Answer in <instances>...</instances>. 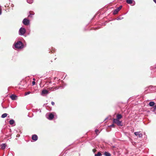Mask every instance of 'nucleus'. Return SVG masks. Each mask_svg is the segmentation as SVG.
I'll return each mask as SVG.
<instances>
[{
	"label": "nucleus",
	"instance_id": "28",
	"mask_svg": "<svg viewBox=\"0 0 156 156\" xmlns=\"http://www.w3.org/2000/svg\"><path fill=\"white\" fill-rule=\"evenodd\" d=\"M51 104L52 105H55V103L53 101H52L51 102Z\"/></svg>",
	"mask_w": 156,
	"mask_h": 156
},
{
	"label": "nucleus",
	"instance_id": "18",
	"mask_svg": "<svg viewBox=\"0 0 156 156\" xmlns=\"http://www.w3.org/2000/svg\"><path fill=\"white\" fill-rule=\"evenodd\" d=\"M9 123L10 125H13L14 123V121L13 119L9 121Z\"/></svg>",
	"mask_w": 156,
	"mask_h": 156
},
{
	"label": "nucleus",
	"instance_id": "32",
	"mask_svg": "<svg viewBox=\"0 0 156 156\" xmlns=\"http://www.w3.org/2000/svg\"><path fill=\"white\" fill-rule=\"evenodd\" d=\"M33 80L35 81V79H34V78L33 79Z\"/></svg>",
	"mask_w": 156,
	"mask_h": 156
},
{
	"label": "nucleus",
	"instance_id": "10",
	"mask_svg": "<svg viewBox=\"0 0 156 156\" xmlns=\"http://www.w3.org/2000/svg\"><path fill=\"white\" fill-rule=\"evenodd\" d=\"M116 119L119 120L122 118V116L120 114H118L116 116Z\"/></svg>",
	"mask_w": 156,
	"mask_h": 156
},
{
	"label": "nucleus",
	"instance_id": "14",
	"mask_svg": "<svg viewBox=\"0 0 156 156\" xmlns=\"http://www.w3.org/2000/svg\"><path fill=\"white\" fill-rule=\"evenodd\" d=\"M104 155L105 156H111V154L109 152H105L104 153Z\"/></svg>",
	"mask_w": 156,
	"mask_h": 156
},
{
	"label": "nucleus",
	"instance_id": "16",
	"mask_svg": "<svg viewBox=\"0 0 156 156\" xmlns=\"http://www.w3.org/2000/svg\"><path fill=\"white\" fill-rule=\"evenodd\" d=\"M119 11V10H118V9H117V8L114 10L113 12V14H116L118 13Z\"/></svg>",
	"mask_w": 156,
	"mask_h": 156
},
{
	"label": "nucleus",
	"instance_id": "15",
	"mask_svg": "<svg viewBox=\"0 0 156 156\" xmlns=\"http://www.w3.org/2000/svg\"><path fill=\"white\" fill-rule=\"evenodd\" d=\"M29 13L30 15L28 16L29 17H32V15H33L34 14V13L32 11H30Z\"/></svg>",
	"mask_w": 156,
	"mask_h": 156
},
{
	"label": "nucleus",
	"instance_id": "23",
	"mask_svg": "<svg viewBox=\"0 0 156 156\" xmlns=\"http://www.w3.org/2000/svg\"><path fill=\"white\" fill-rule=\"evenodd\" d=\"M30 93H31V92L30 91H28L27 92H25V95L26 96L27 95L29 94H30Z\"/></svg>",
	"mask_w": 156,
	"mask_h": 156
},
{
	"label": "nucleus",
	"instance_id": "27",
	"mask_svg": "<svg viewBox=\"0 0 156 156\" xmlns=\"http://www.w3.org/2000/svg\"><path fill=\"white\" fill-rule=\"evenodd\" d=\"M35 84V82L34 81H33L32 82V85H34Z\"/></svg>",
	"mask_w": 156,
	"mask_h": 156
},
{
	"label": "nucleus",
	"instance_id": "30",
	"mask_svg": "<svg viewBox=\"0 0 156 156\" xmlns=\"http://www.w3.org/2000/svg\"><path fill=\"white\" fill-rule=\"evenodd\" d=\"M20 136V135H19V134H18V135H17V137H19V136Z\"/></svg>",
	"mask_w": 156,
	"mask_h": 156
},
{
	"label": "nucleus",
	"instance_id": "12",
	"mask_svg": "<svg viewBox=\"0 0 156 156\" xmlns=\"http://www.w3.org/2000/svg\"><path fill=\"white\" fill-rule=\"evenodd\" d=\"M149 105L150 106L152 107L154 105L155 103L153 101H151L149 103Z\"/></svg>",
	"mask_w": 156,
	"mask_h": 156
},
{
	"label": "nucleus",
	"instance_id": "6",
	"mask_svg": "<svg viewBox=\"0 0 156 156\" xmlns=\"http://www.w3.org/2000/svg\"><path fill=\"white\" fill-rule=\"evenodd\" d=\"M134 134L136 136H138L139 137H140L142 136V134L140 133V132H135Z\"/></svg>",
	"mask_w": 156,
	"mask_h": 156
},
{
	"label": "nucleus",
	"instance_id": "5",
	"mask_svg": "<svg viewBox=\"0 0 156 156\" xmlns=\"http://www.w3.org/2000/svg\"><path fill=\"white\" fill-rule=\"evenodd\" d=\"M10 98L12 100H15L17 99V97L16 95L12 94L10 96Z\"/></svg>",
	"mask_w": 156,
	"mask_h": 156
},
{
	"label": "nucleus",
	"instance_id": "25",
	"mask_svg": "<svg viewBox=\"0 0 156 156\" xmlns=\"http://www.w3.org/2000/svg\"><path fill=\"white\" fill-rule=\"evenodd\" d=\"M110 127H114L115 126V125L113 124H112V125H110Z\"/></svg>",
	"mask_w": 156,
	"mask_h": 156
},
{
	"label": "nucleus",
	"instance_id": "3",
	"mask_svg": "<svg viewBox=\"0 0 156 156\" xmlns=\"http://www.w3.org/2000/svg\"><path fill=\"white\" fill-rule=\"evenodd\" d=\"M23 24L25 25H27L29 24V20L27 18L24 19L23 21Z\"/></svg>",
	"mask_w": 156,
	"mask_h": 156
},
{
	"label": "nucleus",
	"instance_id": "9",
	"mask_svg": "<svg viewBox=\"0 0 156 156\" xmlns=\"http://www.w3.org/2000/svg\"><path fill=\"white\" fill-rule=\"evenodd\" d=\"M48 93H49L48 91L45 89L43 90L42 92V95L48 94Z\"/></svg>",
	"mask_w": 156,
	"mask_h": 156
},
{
	"label": "nucleus",
	"instance_id": "31",
	"mask_svg": "<svg viewBox=\"0 0 156 156\" xmlns=\"http://www.w3.org/2000/svg\"><path fill=\"white\" fill-rule=\"evenodd\" d=\"M154 1L156 3V0H154Z\"/></svg>",
	"mask_w": 156,
	"mask_h": 156
},
{
	"label": "nucleus",
	"instance_id": "29",
	"mask_svg": "<svg viewBox=\"0 0 156 156\" xmlns=\"http://www.w3.org/2000/svg\"><path fill=\"white\" fill-rule=\"evenodd\" d=\"M2 13V9H0V15Z\"/></svg>",
	"mask_w": 156,
	"mask_h": 156
},
{
	"label": "nucleus",
	"instance_id": "20",
	"mask_svg": "<svg viewBox=\"0 0 156 156\" xmlns=\"http://www.w3.org/2000/svg\"><path fill=\"white\" fill-rule=\"evenodd\" d=\"M7 115V113H4L2 115V116H1V117L2 118H5V117H6Z\"/></svg>",
	"mask_w": 156,
	"mask_h": 156
},
{
	"label": "nucleus",
	"instance_id": "2",
	"mask_svg": "<svg viewBox=\"0 0 156 156\" xmlns=\"http://www.w3.org/2000/svg\"><path fill=\"white\" fill-rule=\"evenodd\" d=\"M113 123L116 124L118 126H122V121H119V120L116 119H113Z\"/></svg>",
	"mask_w": 156,
	"mask_h": 156
},
{
	"label": "nucleus",
	"instance_id": "11",
	"mask_svg": "<svg viewBox=\"0 0 156 156\" xmlns=\"http://www.w3.org/2000/svg\"><path fill=\"white\" fill-rule=\"evenodd\" d=\"M58 88V87H52L51 88H50L49 89L51 91H53L56 89H57Z\"/></svg>",
	"mask_w": 156,
	"mask_h": 156
},
{
	"label": "nucleus",
	"instance_id": "22",
	"mask_svg": "<svg viewBox=\"0 0 156 156\" xmlns=\"http://www.w3.org/2000/svg\"><path fill=\"white\" fill-rule=\"evenodd\" d=\"M153 109L152 111L153 112H155L156 110V104L154 105V106L153 108Z\"/></svg>",
	"mask_w": 156,
	"mask_h": 156
},
{
	"label": "nucleus",
	"instance_id": "1",
	"mask_svg": "<svg viewBox=\"0 0 156 156\" xmlns=\"http://www.w3.org/2000/svg\"><path fill=\"white\" fill-rule=\"evenodd\" d=\"M15 47L17 48H21L23 47V44L21 41H18L15 45Z\"/></svg>",
	"mask_w": 156,
	"mask_h": 156
},
{
	"label": "nucleus",
	"instance_id": "13",
	"mask_svg": "<svg viewBox=\"0 0 156 156\" xmlns=\"http://www.w3.org/2000/svg\"><path fill=\"white\" fill-rule=\"evenodd\" d=\"M6 144H2L1 145V148L2 149H4L5 148V147H6Z\"/></svg>",
	"mask_w": 156,
	"mask_h": 156
},
{
	"label": "nucleus",
	"instance_id": "7",
	"mask_svg": "<svg viewBox=\"0 0 156 156\" xmlns=\"http://www.w3.org/2000/svg\"><path fill=\"white\" fill-rule=\"evenodd\" d=\"M32 139L34 141H36L38 139V137L36 135H34L32 136Z\"/></svg>",
	"mask_w": 156,
	"mask_h": 156
},
{
	"label": "nucleus",
	"instance_id": "26",
	"mask_svg": "<svg viewBox=\"0 0 156 156\" xmlns=\"http://www.w3.org/2000/svg\"><path fill=\"white\" fill-rule=\"evenodd\" d=\"M96 150L95 149H93V151L94 153H95L96 151Z\"/></svg>",
	"mask_w": 156,
	"mask_h": 156
},
{
	"label": "nucleus",
	"instance_id": "24",
	"mask_svg": "<svg viewBox=\"0 0 156 156\" xmlns=\"http://www.w3.org/2000/svg\"><path fill=\"white\" fill-rule=\"evenodd\" d=\"M122 5L120 6L119 7L117 8V9H118V10L119 11L122 8Z\"/></svg>",
	"mask_w": 156,
	"mask_h": 156
},
{
	"label": "nucleus",
	"instance_id": "17",
	"mask_svg": "<svg viewBox=\"0 0 156 156\" xmlns=\"http://www.w3.org/2000/svg\"><path fill=\"white\" fill-rule=\"evenodd\" d=\"M126 2L129 4H131L133 3V0H126Z\"/></svg>",
	"mask_w": 156,
	"mask_h": 156
},
{
	"label": "nucleus",
	"instance_id": "19",
	"mask_svg": "<svg viewBox=\"0 0 156 156\" xmlns=\"http://www.w3.org/2000/svg\"><path fill=\"white\" fill-rule=\"evenodd\" d=\"M102 154L100 152H98L97 154H95V156H101Z\"/></svg>",
	"mask_w": 156,
	"mask_h": 156
},
{
	"label": "nucleus",
	"instance_id": "4",
	"mask_svg": "<svg viewBox=\"0 0 156 156\" xmlns=\"http://www.w3.org/2000/svg\"><path fill=\"white\" fill-rule=\"evenodd\" d=\"M20 34L21 35H23L25 33L26 30L24 28H21L19 30Z\"/></svg>",
	"mask_w": 156,
	"mask_h": 156
},
{
	"label": "nucleus",
	"instance_id": "21",
	"mask_svg": "<svg viewBox=\"0 0 156 156\" xmlns=\"http://www.w3.org/2000/svg\"><path fill=\"white\" fill-rule=\"evenodd\" d=\"M95 132L96 133V134L97 135H98V133H99V130L98 129H95Z\"/></svg>",
	"mask_w": 156,
	"mask_h": 156
},
{
	"label": "nucleus",
	"instance_id": "8",
	"mask_svg": "<svg viewBox=\"0 0 156 156\" xmlns=\"http://www.w3.org/2000/svg\"><path fill=\"white\" fill-rule=\"evenodd\" d=\"M54 115L52 113H50L49 115L48 119L49 120H52L54 118Z\"/></svg>",
	"mask_w": 156,
	"mask_h": 156
}]
</instances>
